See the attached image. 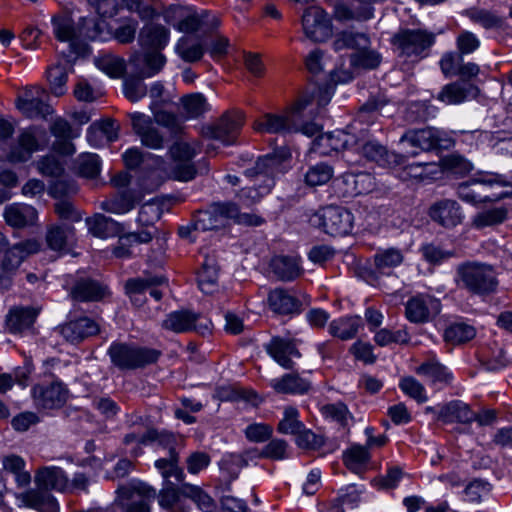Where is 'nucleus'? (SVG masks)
Returning a JSON list of instances; mask_svg holds the SVG:
<instances>
[{
  "label": "nucleus",
  "mask_w": 512,
  "mask_h": 512,
  "mask_svg": "<svg viewBox=\"0 0 512 512\" xmlns=\"http://www.w3.org/2000/svg\"><path fill=\"white\" fill-rule=\"evenodd\" d=\"M415 372L436 389L450 385L453 381V373L449 368L435 359L423 362L416 368Z\"/></svg>",
  "instance_id": "obj_31"
},
{
  "label": "nucleus",
  "mask_w": 512,
  "mask_h": 512,
  "mask_svg": "<svg viewBox=\"0 0 512 512\" xmlns=\"http://www.w3.org/2000/svg\"><path fill=\"white\" fill-rule=\"evenodd\" d=\"M310 221L331 236H344L352 231L354 217L346 208L330 205L318 210Z\"/></svg>",
  "instance_id": "obj_8"
},
{
  "label": "nucleus",
  "mask_w": 512,
  "mask_h": 512,
  "mask_svg": "<svg viewBox=\"0 0 512 512\" xmlns=\"http://www.w3.org/2000/svg\"><path fill=\"white\" fill-rule=\"evenodd\" d=\"M178 462V452H172L168 453L167 457L156 460L155 467L167 482H169L168 479L170 477H175L177 480H180L182 471L179 470Z\"/></svg>",
  "instance_id": "obj_62"
},
{
  "label": "nucleus",
  "mask_w": 512,
  "mask_h": 512,
  "mask_svg": "<svg viewBox=\"0 0 512 512\" xmlns=\"http://www.w3.org/2000/svg\"><path fill=\"white\" fill-rule=\"evenodd\" d=\"M438 419L446 423L459 422L469 424L474 421L475 413L467 404L456 400L440 408Z\"/></svg>",
  "instance_id": "obj_43"
},
{
  "label": "nucleus",
  "mask_w": 512,
  "mask_h": 512,
  "mask_svg": "<svg viewBox=\"0 0 512 512\" xmlns=\"http://www.w3.org/2000/svg\"><path fill=\"white\" fill-rule=\"evenodd\" d=\"M131 61L137 68L140 77L150 78L162 70L166 63V57L161 50L152 49L135 56Z\"/></svg>",
  "instance_id": "obj_39"
},
{
  "label": "nucleus",
  "mask_w": 512,
  "mask_h": 512,
  "mask_svg": "<svg viewBox=\"0 0 512 512\" xmlns=\"http://www.w3.org/2000/svg\"><path fill=\"white\" fill-rule=\"evenodd\" d=\"M400 143L405 149V158L415 157L421 152L437 149L440 146V138L437 130L427 127L407 131L401 136Z\"/></svg>",
  "instance_id": "obj_15"
},
{
  "label": "nucleus",
  "mask_w": 512,
  "mask_h": 512,
  "mask_svg": "<svg viewBox=\"0 0 512 512\" xmlns=\"http://www.w3.org/2000/svg\"><path fill=\"white\" fill-rule=\"evenodd\" d=\"M404 261V253L396 247L379 248L374 254V264L378 272L389 275L391 270Z\"/></svg>",
  "instance_id": "obj_45"
},
{
  "label": "nucleus",
  "mask_w": 512,
  "mask_h": 512,
  "mask_svg": "<svg viewBox=\"0 0 512 512\" xmlns=\"http://www.w3.org/2000/svg\"><path fill=\"white\" fill-rule=\"evenodd\" d=\"M132 127L141 143L154 150L164 147V136L154 124L152 118L144 113L131 114Z\"/></svg>",
  "instance_id": "obj_22"
},
{
  "label": "nucleus",
  "mask_w": 512,
  "mask_h": 512,
  "mask_svg": "<svg viewBox=\"0 0 512 512\" xmlns=\"http://www.w3.org/2000/svg\"><path fill=\"white\" fill-rule=\"evenodd\" d=\"M118 138V126L112 119L91 124L86 132L88 143L95 148H100Z\"/></svg>",
  "instance_id": "obj_35"
},
{
  "label": "nucleus",
  "mask_w": 512,
  "mask_h": 512,
  "mask_svg": "<svg viewBox=\"0 0 512 512\" xmlns=\"http://www.w3.org/2000/svg\"><path fill=\"white\" fill-rule=\"evenodd\" d=\"M493 186H511V181L501 174L482 173L467 182L461 183L457 188V195L462 201L471 205L493 202L498 200L499 197L483 193L487 188Z\"/></svg>",
  "instance_id": "obj_5"
},
{
  "label": "nucleus",
  "mask_w": 512,
  "mask_h": 512,
  "mask_svg": "<svg viewBox=\"0 0 512 512\" xmlns=\"http://www.w3.org/2000/svg\"><path fill=\"white\" fill-rule=\"evenodd\" d=\"M209 12L202 10L201 12L192 11L184 16L174 28L182 33L193 34L201 31L203 28L211 30L218 26V20L213 17L209 20Z\"/></svg>",
  "instance_id": "obj_38"
},
{
  "label": "nucleus",
  "mask_w": 512,
  "mask_h": 512,
  "mask_svg": "<svg viewBox=\"0 0 512 512\" xmlns=\"http://www.w3.org/2000/svg\"><path fill=\"white\" fill-rule=\"evenodd\" d=\"M301 23L305 36L313 42H323L332 36V21L319 6L308 7L302 15Z\"/></svg>",
  "instance_id": "obj_11"
},
{
  "label": "nucleus",
  "mask_w": 512,
  "mask_h": 512,
  "mask_svg": "<svg viewBox=\"0 0 512 512\" xmlns=\"http://www.w3.org/2000/svg\"><path fill=\"white\" fill-rule=\"evenodd\" d=\"M268 304L273 312L280 315L298 314L301 311V302L283 288H275L269 292Z\"/></svg>",
  "instance_id": "obj_36"
},
{
  "label": "nucleus",
  "mask_w": 512,
  "mask_h": 512,
  "mask_svg": "<svg viewBox=\"0 0 512 512\" xmlns=\"http://www.w3.org/2000/svg\"><path fill=\"white\" fill-rule=\"evenodd\" d=\"M434 43V35L420 29L401 30L394 36V45L402 56L418 57Z\"/></svg>",
  "instance_id": "obj_13"
},
{
  "label": "nucleus",
  "mask_w": 512,
  "mask_h": 512,
  "mask_svg": "<svg viewBox=\"0 0 512 512\" xmlns=\"http://www.w3.org/2000/svg\"><path fill=\"white\" fill-rule=\"evenodd\" d=\"M44 93L45 91L38 87L27 89L23 95L17 97L15 102L17 109L28 118L46 117L52 114V107L42 99Z\"/></svg>",
  "instance_id": "obj_25"
},
{
  "label": "nucleus",
  "mask_w": 512,
  "mask_h": 512,
  "mask_svg": "<svg viewBox=\"0 0 512 512\" xmlns=\"http://www.w3.org/2000/svg\"><path fill=\"white\" fill-rule=\"evenodd\" d=\"M475 335V328L465 322H455L448 326L444 332L445 340L453 344H461L470 341Z\"/></svg>",
  "instance_id": "obj_56"
},
{
  "label": "nucleus",
  "mask_w": 512,
  "mask_h": 512,
  "mask_svg": "<svg viewBox=\"0 0 512 512\" xmlns=\"http://www.w3.org/2000/svg\"><path fill=\"white\" fill-rule=\"evenodd\" d=\"M77 169L80 175L94 178L100 173L101 160L95 153H83L77 158Z\"/></svg>",
  "instance_id": "obj_61"
},
{
  "label": "nucleus",
  "mask_w": 512,
  "mask_h": 512,
  "mask_svg": "<svg viewBox=\"0 0 512 512\" xmlns=\"http://www.w3.org/2000/svg\"><path fill=\"white\" fill-rule=\"evenodd\" d=\"M333 168L324 162L317 163L306 171L304 181L310 187H316L326 184L333 177Z\"/></svg>",
  "instance_id": "obj_55"
},
{
  "label": "nucleus",
  "mask_w": 512,
  "mask_h": 512,
  "mask_svg": "<svg viewBox=\"0 0 512 512\" xmlns=\"http://www.w3.org/2000/svg\"><path fill=\"white\" fill-rule=\"evenodd\" d=\"M235 214V204L213 203L208 209L198 211L193 218L192 226L197 231H209L223 228L231 216Z\"/></svg>",
  "instance_id": "obj_12"
},
{
  "label": "nucleus",
  "mask_w": 512,
  "mask_h": 512,
  "mask_svg": "<svg viewBox=\"0 0 512 512\" xmlns=\"http://www.w3.org/2000/svg\"><path fill=\"white\" fill-rule=\"evenodd\" d=\"M98 332L99 325L88 317H80L61 326L62 336L71 343H79Z\"/></svg>",
  "instance_id": "obj_34"
},
{
  "label": "nucleus",
  "mask_w": 512,
  "mask_h": 512,
  "mask_svg": "<svg viewBox=\"0 0 512 512\" xmlns=\"http://www.w3.org/2000/svg\"><path fill=\"white\" fill-rule=\"evenodd\" d=\"M55 37L61 42L74 44L75 29L73 21L66 16H54L51 20Z\"/></svg>",
  "instance_id": "obj_60"
},
{
  "label": "nucleus",
  "mask_w": 512,
  "mask_h": 512,
  "mask_svg": "<svg viewBox=\"0 0 512 512\" xmlns=\"http://www.w3.org/2000/svg\"><path fill=\"white\" fill-rule=\"evenodd\" d=\"M270 386L280 394H304L310 389V382L298 373H286L270 380Z\"/></svg>",
  "instance_id": "obj_40"
},
{
  "label": "nucleus",
  "mask_w": 512,
  "mask_h": 512,
  "mask_svg": "<svg viewBox=\"0 0 512 512\" xmlns=\"http://www.w3.org/2000/svg\"><path fill=\"white\" fill-rule=\"evenodd\" d=\"M107 293V288L94 280H82L72 290L74 299L78 301H98Z\"/></svg>",
  "instance_id": "obj_50"
},
{
  "label": "nucleus",
  "mask_w": 512,
  "mask_h": 512,
  "mask_svg": "<svg viewBox=\"0 0 512 512\" xmlns=\"http://www.w3.org/2000/svg\"><path fill=\"white\" fill-rule=\"evenodd\" d=\"M242 126L239 114H224L215 124L203 128V136L220 141L223 145H232Z\"/></svg>",
  "instance_id": "obj_19"
},
{
  "label": "nucleus",
  "mask_w": 512,
  "mask_h": 512,
  "mask_svg": "<svg viewBox=\"0 0 512 512\" xmlns=\"http://www.w3.org/2000/svg\"><path fill=\"white\" fill-rule=\"evenodd\" d=\"M136 204L134 195L129 191H124L111 199L100 203V208L113 214H126L131 211Z\"/></svg>",
  "instance_id": "obj_52"
},
{
  "label": "nucleus",
  "mask_w": 512,
  "mask_h": 512,
  "mask_svg": "<svg viewBox=\"0 0 512 512\" xmlns=\"http://www.w3.org/2000/svg\"><path fill=\"white\" fill-rule=\"evenodd\" d=\"M440 301L429 294H418L410 298L405 305L406 318L415 324L429 322L440 313Z\"/></svg>",
  "instance_id": "obj_18"
},
{
  "label": "nucleus",
  "mask_w": 512,
  "mask_h": 512,
  "mask_svg": "<svg viewBox=\"0 0 512 512\" xmlns=\"http://www.w3.org/2000/svg\"><path fill=\"white\" fill-rule=\"evenodd\" d=\"M50 131L57 139L63 141L58 148L62 154L71 155L75 152V147L69 140L80 136L81 130L79 128L73 129L66 120L58 118L52 123Z\"/></svg>",
  "instance_id": "obj_46"
},
{
  "label": "nucleus",
  "mask_w": 512,
  "mask_h": 512,
  "mask_svg": "<svg viewBox=\"0 0 512 512\" xmlns=\"http://www.w3.org/2000/svg\"><path fill=\"white\" fill-rule=\"evenodd\" d=\"M370 44V37L366 33L346 30L336 36L333 47L335 51L353 49L360 52L361 49L369 48Z\"/></svg>",
  "instance_id": "obj_48"
},
{
  "label": "nucleus",
  "mask_w": 512,
  "mask_h": 512,
  "mask_svg": "<svg viewBox=\"0 0 512 512\" xmlns=\"http://www.w3.org/2000/svg\"><path fill=\"white\" fill-rule=\"evenodd\" d=\"M34 483L37 487L49 492L68 493L69 476L59 466H42L35 471Z\"/></svg>",
  "instance_id": "obj_24"
},
{
  "label": "nucleus",
  "mask_w": 512,
  "mask_h": 512,
  "mask_svg": "<svg viewBox=\"0 0 512 512\" xmlns=\"http://www.w3.org/2000/svg\"><path fill=\"white\" fill-rule=\"evenodd\" d=\"M40 243L35 239L21 241L9 248L0 261V288L8 287L11 276L26 257L40 250Z\"/></svg>",
  "instance_id": "obj_9"
},
{
  "label": "nucleus",
  "mask_w": 512,
  "mask_h": 512,
  "mask_svg": "<svg viewBox=\"0 0 512 512\" xmlns=\"http://www.w3.org/2000/svg\"><path fill=\"white\" fill-rule=\"evenodd\" d=\"M138 41L144 48L162 50L170 41V29L154 20H148L139 31Z\"/></svg>",
  "instance_id": "obj_29"
},
{
  "label": "nucleus",
  "mask_w": 512,
  "mask_h": 512,
  "mask_svg": "<svg viewBox=\"0 0 512 512\" xmlns=\"http://www.w3.org/2000/svg\"><path fill=\"white\" fill-rule=\"evenodd\" d=\"M48 247L56 252L68 253L76 243L75 228L72 225H52L46 232Z\"/></svg>",
  "instance_id": "obj_33"
},
{
  "label": "nucleus",
  "mask_w": 512,
  "mask_h": 512,
  "mask_svg": "<svg viewBox=\"0 0 512 512\" xmlns=\"http://www.w3.org/2000/svg\"><path fill=\"white\" fill-rule=\"evenodd\" d=\"M2 466L6 472L13 474L18 487H27L31 483V475L25 470L26 462L21 456L15 454L4 456Z\"/></svg>",
  "instance_id": "obj_49"
},
{
  "label": "nucleus",
  "mask_w": 512,
  "mask_h": 512,
  "mask_svg": "<svg viewBox=\"0 0 512 512\" xmlns=\"http://www.w3.org/2000/svg\"><path fill=\"white\" fill-rule=\"evenodd\" d=\"M321 141H330V149L333 151L342 149L356 151V147L359 145V137L344 130H335L322 134Z\"/></svg>",
  "instance_id": "obj_51"
},
{
  "label": "nucleus",
  "mask_w": 512,
  "mask_h": 512,
  "mask_svg": "<svg viewBox=\"0 0 512 512\" xmlns=\"http://www.w3.org/2000/svg\"><path fill=\"white\" fill-rule=\"evenodd\" d=\"M36 135V127L32 126L22 130L16 143L11 146L7 154V160L13 164L28 161L32 154L40 149Z\"/></svg>",
  "instance_id": "obj_27"
},
{
  "label": "nucleus",
  "mask_w": 512,
  "mask_h": 512,
  "mask_svg": "<svg viewBox=\"0 0 512 512\" xmlns=\"http://www.w3.org/2000/svg\"><path fill=\"white\" fill-rule=\"evenodd\" d=\"M375 178L367 172H346L336 179V188L342 197H355L371 192Z\"/></svg>",
  "instance_id": "obj_21"
},
{
  "label": "nucleus",
  "mask_w": 512,
  "mask_h": 512,
  "mask_svg": "<svg viewBox=\"0 0 512 512\" xmlns=\"http://www.w3.org/2000/svg\"><path fill=\"white\" fill-rule=\"evenodd\" d=\"M212 322L202 314L191 310H178L169 313L162 323V327L175 333L195 331L206 335L211 331Z\"/></svg>",
  "instance_id": "obj_10"
},
{
  "label": "nucleus",
  "mask_w": 512,
  "mask_h": 512,
  "mask_svg": "<svg viewBox=\"0 0 512 512\" xmlns=\"http://www.w3.org/2000/svg\"><path fill=\"white\" fill-rule=\"evenodd\" d=\"M507 209L494 207L477 213L472 219V225L477 229L501 224L507 218Z\"/></svg>",
  "instance_id": "obj_53"
},
{
  "label": "nucleus",
  "mask_w": 512,
  "mask_h": 512,
  "mask_svg": "<svg viewBox=\"0 0 512 512\" xmlns=\"http://www.w3.org/2000/svg\"><path fill=\"white\" fill-rule=\"evenodd\" d=\"M263 348L279 366L287 370L295 367L294 359L302 357L297 347V340L289 337L273 336L264 343Z\"/></svg>",
  "instance_id": "obj_16"
},
{
  "label": "nucleus",
  "mask_w": 512,
  "mask_h": 512,
  "mask_svg": "<svg viewBox=\"0 0 512 512\" xmlns=\"http://www.w3.org/2000/svg\"><path fill=\"white\" fill-rule=\"evenodd\" d=\"M200 290L205 294H211L218 287V269L215 264L204 262L197 275Z\"/></svg>",
  "instance_id": "obj_57"
},
{
  "label": "nucleus",
  "mask_w": 512,
  "mask_h": 512,
  "mask_svg": "<svg viewBox=\"0 0 512 512\" xmlns=\"http://www.w3.org/2000/svg\"><path fill=\"white\" fill-rule=\"evenodd\" d=\"M456 282L475 295H489L498 287L497 274L491 265L480 262H466L457 267Z\"/></svg>",
  "instance_id": "obj_4"
},
{
  "label": "nucleus",
  "mask_w": 512,
  "mask_h": 512,
  "mask_svg": "<svg viewBox=\"0 0 512 512\" xmlns=\"http://www.w3.org/2000/svg\"><path fill=\"white\" fill-rule=\"evenodd\" d=\"M19 507H25L36 512H60L57 498L49 491L36 486L28 488L16 495Z\"/></svg>",
  "instance_id": "obj_20"
},
{
  "label": "nucleus",
  "mask_w": 512,
  "mask_h": 512,
  "mask_svg": "<svg viewBox=\"0 0 512 512\" xmlns=\"http://www.w3.org/2000/svg\"><path fill=\"white\" fill-rule=\"evenodd\" d=\"M85 223L89 233L101 239L118 236L124 231V227L121 223L100 213L86 218Z\"/></svg>",
  "instance_id": "obj_37"
},
{
  "label": "nucleus",
  "mask_w": 512,
  "mask_h": 512,
  "mask_svg": "<svg viewBox=\"0 0 512 512\" xmlns=\"http://www.w3.org/2000/svg\"><path fill=\"white\" fill-rule=\"evenodd\" d=\"M205 50V45L202 41L194 40L190 36L180 37L174 46L175 53L187 63L201 60Z\"/></svg>",
  "instance_id": "obj_47"
},
{
  "label": "nucleus",
  "mask_w": 512,
  "mask_h": 512,
  "mask_svg": "<svg viewBox=\"0 0 512 512\" xmlns=\"http://www.w3.org/2000/svg\"><path fill=\"white\" fill-rule=\"evenodd\" d=\"M271 273L280 281L289 282L303 273L300 257L296 255H276L269 262Z\"/></svg>",
  "instance_id": "obj_30"
},
{
  "label": "nucleus",
  "mask_w": 512,
  "mask_h": 512,
  "mask_svg": "<svg viewBox=\"0 0 512 512\" xmlns=\"http://www.w3.org/2000/svg\"><path fill=\"white\" fill-rule=\"evenodd\" d=\"M362 326L363 322L360 316H343L330 322L328 332L333 337L347 341L355 338Z\"/></svg>",
  "instance_id": "obj_41"
},
{
  "label": "nucleus",
  "mask_w": 512,
  "mask_h": 512,
  "mask_svg": "<svg viewBox=\"0 0 512 512\" xmlns=\"http://www.w3.org/2000/svg\"><path fill=\"white\" fill-rule=\"evenodd\" d=\"M4 218L8 225L21 228L36 221L37 210L28 204L14 203L5 208Z\"/></svg>",
  "instance_id": "obj_42"
},
{
  "label": "nucleus",
  "mask_w": 512,
  "mask_h": 512,
  "mask_svg": "<svg viewBox=\"0 0 512 512\" xmlns=\"http://www.w3.org/2000/svg\"><path fill=\"white\" fill-rule=\"evenodd\" d=\"M307 102L300 101L294 107L280 114L266 113L254 122V129L260 133L290 134L301 132L309 137L320 131L315 122H303L302 111Z\"/></svg>",
  "instance_id": "obj_1"
},
{
  "label": "nucleus",
  "mask_w": 512,
  "mask_h": 512,
  "mask_svg": "<svg viewBox=\"0 0 512 512\" xmlns=\"http://www.w3.org/2000/svg\"><path fill=\"white\" fill-rule=\"evenodd\" d=\"M399 388L401 391L414 399L418 403H425L428 401V395L424 385L412 376H406L400 379Z\"/></svg>",
  "instance_id": "obj_59"
},
{
  "label": "nucleus",
  "mask_w": 512,
  "mask_h": 512,
  "mask_svg": "<svg viewBox=\"0 0 512 512\" xmlns=\"http://www.w3.org/2000/svg\"><path fill=\"white\" fill-rule=\"evenodd\" d=\"M478 92V88L474 84L466 80H459L446 84L437 99L448 105H456L474 99Z\"/></svg>",
  "instance_id": "obj_32"
},
{
  "label": "nucleus",
  "mask_w": 512,
  "mask_h": 512,
  "mask_svg": "<svg viewBox=\"0 0 512 512\" xmlns=\"http://www.w3.org/2000/svg\"><path fill=\"white\" fill-rule=\"evenodd\" d=\"M144 442L154 446L157 450H164L167 453L178 452V448L182 446V439L174 433L156 429H148L145 431Z\"/></svg>",
  "instance_id": "obj_44"
},
{
  "label": "nucleus",
  "mask_w": 512,
  "mask_h": 512,
  "mask_svg": "<svg viewBox=\"0 0 512 512\" xmlns=\"http://www.w3.org/2000/svg\"><path fill=\"white\" fill-rule=\"evenodd\" d=\"M115 503L124 512H151L156 491L146 483L133 479L120 487Z\"/></svg>",
  "instance_id": "obj_6"
},
{
  "label": "nucleus",
  "mask_w": 512,
  "mask_h": 512,
  "mask_svg": "<svg viewBox=\"0 0 512 512\" xmlns=\"http://www.w3.org/2000/svg\"><path fill=\"white\" fill-rule=\"evenodd\" d=\"M127 282H137L138 285H134L135 294L149 292L151 297L159 301L162 298V292L158 289V286L166 283V278L164 276L136 277L127 280Z\"/></svg>",
  "instance_id": "obj_54"
},
{
  "label": "nucleus",
  "mask_w": 512,
  "mask_h": 512,
  "mask_svg": "<svg viewBox=\"0 0 512 512\" xmlns=\"http://www.w3.org/2000/svg\"><path fill=\"white\" fill-rule=\"evenodd\" d=\"M31 396L37 408L57 409L68 398V390L62 382L41 383L32 387Z\"/></svg>",
  "instance_id": "obj_17"
},
{
  "label": "nucleus",
  "mask_w": 512,
  "mask_h": 512,
  "mask_svg": "<svg viewBox=\"0 0 512 512\" xmlns=\"http://www.w3.org/2000/svg\"><path fill=\"white\" fill-rule=\"evenodd\" d=\"M157 500L164 512H190L194 503L203 512H212L215 508L213 499L200 487L185 484L177 488L170 482L159 491Z\"/></svg>",
  "instance_id": "obj_2"
},
{
  "label": "nucleus",
  "mask_w": 512,
  "mask_h": 512,
  "mask_svg": "<svg viewBox=\"0 0 512 512\" xmlns=\"http://www.w3.org/2000/svg\"><path fill=\"white\" fill-rule=\"evenodd\" d=\"M182 104L189 118H197L208 109L206 98L199 93L184 96L182 98Z\"/></svg>",
  "instance_id": "obj_64"
},
{
  "label": "nucleus",
  "mask_w": 512,
  "mask_h": 512,
  "mask_svg": "<svg viewBox=\"0 0 512 512\" xmlns=\"http://www.w3.org/2000/svg\"><path fill=\"white\" fill-rule=\"evenodd\" d=\"M283 160L274 154L258 157L254 166L246 168L244 174L248 178L262 177L263 185L245 187L238 193L239 200L246 206L257 203L274 186V178L282 173Z\"/></svg>",
  "instance_id": "obj_3"
},
{
  "label": "nucleus",
  "mask_w": 512,
  "mask_h": 512,
  "mask_svg": "<svg viewBox=\"0 0 512 512\" xmlns=\"http://www.w3.org/2000/svg\"><path fill=\"white\" fill-rule=\"evenodd\" d=\"M430 218L445 228H453L462 223L464 218L461 206L452 199H442L431 205Z\"/></svg>",
  "instance_id": "obj_26"
},
{
  "label": "nucleus",
  "mask_w": 512,
  "mask_h": 512,
  "mask_svg": "<svg viewBox=\"0 0 512 512\" xmlns=\"http://www.w3.org/2000/svg\"><path fill=\"white\" fill-rule=\"evenodd\" d=\"M304 428V424L299 419V411L293 407H285L283 418L279 421L278 431L282 434L295 435Z\"/></svg>",
  "instance_id": "obj_58"
},
{
  "label": "nucleus",
  "mask_w": 512,
  "mask_h": 512,
  "mask_svg": "<svg viewBox=\"0 0 512 512\" xmlns=\"http://www.w3.org/2000/svg\"><path fill=\"white\" fill-rule=\"evenodd\" d=\"M47 78L50 84L52 93L59 97L66 93L68 75L65 67L61 65H55L48 69Z\"/></svg>",
  "instance_id": "obj_63"
},
{
  "label": "nucleus",
  "mask_w": 512,
  "mask_h": 512,
  "mask_svg": "<svg viewBox=\"0 0 512 512\" xmlns=\"http://www.w3.org/2000/svg\"><path fill=\"white\" fill-rule=\"evenodd\" d=\"M112 363L120 369H136L156 362L159 351L126 343H112L108 349Z\"/></svg>",
  "instance_id": "obj_7"
},
{
  "label": "nucleus",
  "mask_w": 512,
  "mask_h": 512,
  "mask_svg": "<svg viewBox=\"0 0 512 512\" xmlns=\"http://www.w3.org/2000/svg\"><path fill=\"white\" fill-rule=\"evenodd\" d=\"M200 152V147L196 143L176 142L169 150L171 157L175 160L185 162L177 165L175 168V178L179 181H190L194 178L196 170L193 165L188 163Z\"/></svg>",
  "instance_id": "obj_23"
},
{
  "label": "nucleus",
  "mask_w": 512,
  "mask_h": 512,
  "mask_svg": "<svg viewBox=\"0 0 512 512\" xmlns=\"http://www.w3.org/2000/svg\"><path fill=\"white\" fill-rule=\"evenodd\" d=\"M355 152L384 168H392L405 163L404 155L389 151L378 141L367 139L364 134L359 136V145Z\"/></svg>",
  "instance_id": "obj_14"
},
{
  "label": "nucleus",
  "mask_w": 512,
  "mask_h": 512,
  "mask_svg": "<svg viewBox=\"0 0 512 512\" xmlns=\"http://www.w3.org/2000/svg\"><path fill=\"white\" fill-rule=\"evenodd\" d=\"M38 310L33 307H14L6 316V328L14 335H28L34 331Z\"/></svg>",
  "instance_id": "obj_28"
}]
</instances>
